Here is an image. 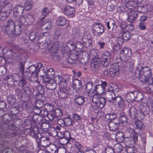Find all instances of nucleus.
<instances>
[{
    "label": "nucleus",
    "mask_w": 153,
    "mask_h": 153,
    "mask_svg": "<svg viewBox=\"0 0 153 153\" xmlns=\"http://www.w3.org/2000/svg\"><path fill=\"white\" fill-rule=\"evenodd\" d=\"M118 45H114V48L115 50H118L120 49V45H122L123 43V39L120 38H118L117 39Z\"/></svg>",
    "instance_id": "54"
},
{
    "label": "nucleus",
    "mask_w": 153,
    "mask_h": 153,
    "mask_svg": "<svg viewBox=\"0 0 153 153\" xmlns=\"http://www.w3.org/2000/svg\"><path fill=\"white\" fill-rule=\"evenodd\" d=\"M127 119L124 114L121 113L120 116L118 119L119 123L121 124L123 126H126L127 125Z\"/></svg>",
    "instance_id": "30"
},
{
    "label": "nucleus",
    "mask_w": 153,
    "mask_h": 153,
    "mask_svg": "<svg viewBox=\"0 0 153 153\" xmlns=\"http://www.w3.org/2000/svg\"><path fill=\"white\" fill-rule=\"evenodd\" d=\"M29 39L32 41H33L34 40H36V32H32L30 33L29 35Z\"/></svg>",
    "instance_id": "64"
},
{
    "label": "nucleus",
    "mask_w": 153,
    "mask_h": 153,
    "mask_svg": "<svg viewBox=\"0 0 153 153\" xmlns=\"http://www.w3.org/2000/svg\"><path fill=\"white\" fill-rule=\"evenodd\" d=\"M107 85V82L105 81H102L101 84L97 85L95 84V89H94V95L96 94L97 93L100 94H103L105 91Z\"/></svg>",
    "instance_id": "10"
},
{
    "label": "nucleus",
    "mask_w": 153,
    "mask_h": 153,
    "mask_svg": "<svg viewBox=\"0 0 153 153\" xmlns=\"http://www.w3.org/2000/svg\"><path fill=\"white\" fill-rule=\"evenodd\" d=\"M123 149L122 146L120 143H117L114 146L113 150L114 153H121Z\"/></svg>",
    "instance_id": "38"
},
{
    "label": "nucleus",
    "mask_w": 153,
    "mask_h": 153,
    "mask_svg": "<svg viewBox=\"0 0 153 153\" xmlns=\"http://www.w3.org/2000/svg\"><path fill=\"white\" fill-rule=\"evenodd\" d=\"M130 116L133 119L136 118L138 116L137 110V109L134 106H132L130 108L129 110Z\"/></svg>",
    "instance_id": "31"
},
{
    "label": "nucleus",
    "mask_w": 153,
    "mask_h": 153,
    "mask_svg": "<svg viewBox=\"0 0 153 153\" xmlns=\"http://www.w3.org/2000/svg\"><path fill=\"white\" fill-rule=\"evenodd\" d=\"M119 65L116 63H114L111 65L109 69V75L113 77L117 75L119 73Z\"/></svg>",
    "instance_id": "18"
},
{
    "label": "nucleus",
    "mask_w": 153,
    "mask_h": 153,
    "mask_svg": "<svg viewBox=\"0 0 153 153\" xmlns=\"http://www.w3.org/2000/svg\"><path fill=\"white\" fill-rule=\"evenodd\" d=\"M131 56H129L123 55L122 57H120L121 61L123 62L122 66L124 67L127 66V62L130 59Z\"/></svg>",
    "instance_id": "40"
},
{
    "label": "nucleus",
    "mask_w": 153,
    "mask_h": 153,
    "mask_svg": "<svg viewBox=\"0 0 153 153\" xmlns=\"http://www.w3.org/2000/svg\"><path fill=\"white\" fill-rule=\"evenodd\" d=\"M25 7L26 10H30L32 6V2L30 0H27L25 3Z\"/></svg>",
    "instance_id": "49"
},
{
    "label": "nucleus",
    "mask_w": 153,
    "mask_h": 153,
    "mask_svg": "<svg viewBox=\"0 0 153 153\" xmlns=\"http://www.w3.org/2000/svg\"><path fill=\"white\" fill-rule=\"evenodd\" d=\"M64 11V13L68 16L73 14L75 13L74 7L68 5L65 7Z\"/></svg>",
    "instance_id": "23"
},
{
    "label": "nucleus",
    "mask_w": 153,
    "mask_h": 153,
    "mask_svg": "<svg viewBox=\"0 0 153 153\" xmlns=\"http://www.w3.org/2000/svg\"><path fill=\"white\" fill-rule=\"evenodd\" d=\"M24 10V7L21 5H18L15 7L13 9V14L15 17L16 18L20 19V18L22 16Z\"/></svg>",
    "instance_id": "11"
},
{
    "label": "nucleus",
    "mask_w": 153,
    "mask_h": 153,
    "mask_svg": "<svg viewBox=\"0 0 153 153\" xmlns=\"http://www.w3.org/2000/svg\"><path fill=\"white\" fill-rule=\"evenodd\" d=\"M106 90L104 94L106 100L109 102L113 101L116 96L114 87H111L107 89Z\"/></svg>",
    "instance_id": "9"
},
{
    "label": "nucleus",
    "mask_w": 153,
    "mask_h": 153,
    "mask_svg": "<svg viewBox=\"0 0 153 153\" xmlns=\"http://www.w3.org/2000/svg\"><path fill=\"white\" fill-rule=\"evenodd\" d=\"M142 0H136L129 1L127 3V6L128 9L131 10H135L138 3L141 2Z\"/></svg>",
    "instance_id": "25"
},
{
    "label": "nucleus",
    "mask_w": 153,
    "mask_h": 153,
    "mask_svg": "<svg viewBox=\"0 0 153 153\" xmlns=\"http://www.w3.org/2000/svg\"><path fill=\"white\" fill-rule=\"evenodd\" d=\"M138 15V12L135 11L129 12L128 15V21L131 23H134L136 20Z\"/></svg>",
    "instance_id": "20"
},
{
    "label": "nucleus",
    "mask_w": 153,
    "mask_h": 153,
    "mask_svg": "<svg viewBox=\"0 0 153 153\" xmlns=\"http://www.w3.org/2000/svg\"><path fill=\"white\" fill-rule=\"evenodd\" d=\"M113 101L115 103H117L118 106L120 108H123L126 105L123 99L120 96H116Z\"/></svg>",
    "instance_id": "21"
},
{
    "label": "nucleus",
    "mask_w": 153,
    "mask_h": 153,
    "mask_svg": "<svg viewBox=\"0 0 153 153\" xmlns=\"http://www.w3.org/2000/svg\"><path fill=\"white\" fill-rule=\"evenodd\" d=\"M47 117L51 121H52L53 120L54 118L55 117H55V115H54V114L53 113V111H51L49 113L48 112Z\"/></svg>",
    "instance_id": "62"
},
{
    "label": "nucleus",
    "mask_w": 153,
    "mask_h": 153,
    "mask_svg": "<svg viewBox=\"0 0 153 153\" xmlns=\"http://www.w3.org/2000/svg\"><path fill=\"white\" fill-rule=\"evenodd\" d=\"M113 101L115 103H117L118 106L120 108H123L126 105L123 99L120 96H116Z\"/></svg>",
    "instance_id": "22"
},
{
    "label": "nucleus",
    "mask_w": 153,
    "mask_h": 153,
    "mask_svg": "<svg viewBox=\"0 0 153 153\" xmlns=\"http://www.w3.org/2000/svg\"><path fill=\"white\" fill-rule=\"evenodd\" d=\"M130 131L131 132V134L132 137L131 138L132 141L133 142L134 144H137L138 142V135L139 134L134 131V129H132L131 128L130 129Z\"/></svg>",
    "instance_id": "34"
},
{
    "label": "nucleus",
    "mask_w": 153,
    "mask_h": 153,
    "mask_svg": "<svg viewBox=\"0 0 153 153\" xmlns=\"http://www.w3.org/2000/svg\"><path fill=\"white\" fill-rule=\"evenodd\" d=\"M65 127H68L72 124V120L70 116H68V117L64 118Z\"/></svg>",
    "instance_id": "42"
},
{
    "label": "nucleus",
    "mask_w": 153,
    "mask_h": 153,
    "mask_svg": "<svg viewBox=\"0 0 153 153\" xmlns=\"http://www.w3.org/2000/svg\"><path fill=\"white\" fill-rule=\"evenodd\" d=\"M52 26L51 21L49 20H46L43 22L40 28L42 31L47 33L51 29Z\"/></svg>",
    "instance_id": "17"
},
{
    "label": "nucleus",
    "mask_w": 153,
    "mask_h": 153,
    "mask_svg": "<svg viewBox=\"0 0 153 153\" xmlns=\"http://www.w3.org/2000/svg\"><path fill=\"white\" fill-rule=\"evenodd\" d=\"M44 105L43 101L41 99L37 100L35 102V105L37 108H43V106Z\"/></svg>",
    "instance_id": "46"
},
{
    "label": "nucleus",
    "mask_w": 153,
    "mask_h": 153,
    "mask_svg": "<svg viewBox=\"0 0 153 153\" xmlns=\"http://www.w3.org/2000/svg\"><path fill=\"white\" fill-rule=\"evenodd\" d=\"M45 33L44 32L42 33H40L37 38L36 39V41L39 43L42 42L41 40L43 39L45 36Z\"/></svg>",
    "instance_id": "57"
},
{
    "label": "nucleus",
    "mask_w": 153,
    "mask_h": 153,
    "mask_svg": "<svg viewBox=\"0 0 153 153\" xmlns=\"http://www.w3.org/2000/svg\"><path fill=\"white\" fill-rule=\"evenodd\" d=\"M66 23V19L63 17H59L57 18L56 24L60 26H64Z\"/></svg>",
    "instance_id": "39"
},
{
    "label": "nucleus",
    "mask_w": 153,
    "mask_h": 153,
    "mask_svg": "<svg viewBox=\"0 0 153 153\" xmlns=\"http://www.w3.org/2000/svg\"><path fill=\"white\" fill-rule=\"evenodd\" d=\"M57 84L53 79L51 80L49 83L46 84V87L47 88L50 90H53L56 87Z\"/></svg>",
    "instance_id": "36"
},
{
    "label": "nucleus",
    "mask_w": 153,
    "mask_h": 153,
    "mask_svg": "<svg viewBox=\"0 0 153 153\" xmlns=\"http://www.w3.org/2000/svg\"><path fill=\"white\" fill-rule=\"evenodd\" d=\"M73 86L74 88L77 90H79L82 87L81 81L78 79H74L73 81Z\"/></svg>",
    "instance_id": "35"
},
{
    "label": "nucleus",
    "mask_w": 153,
    "mask_h": 153,
    "mask_svg": "<svg viewBox=\"0 0 153 153\" xmlns=\"http://www.w3.org/2000/svg\"><path fill=\"white\" fill-rule=\"evenodd\" d=\"M48 150L50 153H55L57 148L55 145H51L48 147Z\"/></svg>",
    "instance_id": "63"
},
{
    "label": "nucleus",
    "mask_w": 153,
    "mask_h": 153,
    "mask_svg": "<svg viewBox=\"0 0 153 153\" xmlns=\"http://www.w3.org/2000/svg\"><path fill=\"white\" fill-rule=\"evenodd\" d=\"M75 47L76 48L80 49L83 48L84 47L83 43L82 41H76L75 44Z\"/></svg>",
    "instance_id": "58"
},
{
    "label": "nucleus",
    "mask_w": 153,
    "mask_h": 153,
    "mask_svg": "<svg viewBox=\"0 0 153 153\" xmlns=\"http://www.w3.org/2000/svg\"><path fill=\"white\" fill-rule=\"evenodd\" d=\"M55 74V72L53 68H50L49 69L46 73V75L48 76L51 78L53 77V76Z\"/></svg>",
    "instance_id": "59"
},
{
    "label": "nucleus",
    "mask_w": 153,
    "mask_h": 153,
    "mask_svg": "<svg viewBox=\"0 0 153 153\" xmlns=\"http://www.w3.org/2000/svg\"><path fill=\"white\" fill-rule=\"evenodd\" d=\"M54 115L56 117H61L63 115L61 110L59 108H56L55 110H53Z\"/></svg>",
    "instance_id": "47"
},
{
    "label": "nucleus",
    "mask_w": 153,
    "mask_h": 153,
    "mask_svg": "<svg viewBox=\"0 0 153 153\" xmlns=\"http://www.w3.org/2000/svg\"><path fill=\"white\" fill-rule=\"evenodd\" d=\"M15 22L17 24L14 27L12 32H13L14 34H12L14 37L15 36L19 35L22 32V28L21 27V24L22 23L20 22V21L19 19H17L15 21Z\"/></svg>",
    "instance_id": "16"
},
{
    "label": "nucleus",
    "mask_w": 153,
    "mask_h": 153,
    "mask_svg": "<svg viewBox=\"0 0 153 153\" xmlns=\"http://www.w3.org/2000/svg\"><path fill=\"white\" fill-rule=\"evenodd\" d=\"M70 77V76L68 75H65L62 77V82L63 86L66 87L67 85L66 82L69 81Z\"/></svg>",
    "instance_id": "52"
},
{
    "label": "nucleus",
    "mask_w": 153,
    "mask_h": 153,
    "mask_svg": "<svg viewBox=\"0 0 153 153\" xmlns=\"http://www.w3.org/2000/svg\"><path fill=\"white\" fill-rule=\"evenodd\" d=\"M42 66V64L39 63L37 65L36 67L34 65H32L27 68V70L33 76V78L35 81L37 80L39 76L38 73L39 71V69L41 68Z\"/></svg>",
    "instance_id": "5"
},
{
    "label": "nucleus",
    "mask_w": 153,
    "mask_h": 153,
    "mask_svg": "<svg viewBox=\"0 0 153 153\" xmlns=\"http://www.w3.org/2000/svg\"><path fill=\"white\" fill-rule=\"evenodd\" d=\"M121 33L123 39L127 41L130 39L131 35L129 31H125L122 30L121 31Z\"/></svg>",
    "instance_id": "37"
},
{
    "label": "nucleus",
    "mask_w": 153,
    "mask_h": 153,
    "mask_svg": "<svg viewBox=\"0 0 153 153\" xmlns=\"http://www.w3.org/2000/svg\"><path fill=\"white\" fill-rule=\"evenodd\" d=\"M100 63L99 62V59L97 58L94 59L91 63V68L92 70L96 71L99 68Z\"/></svg>",
    "instance_id": "24"
},
{
    "label": "nucleus",
    "mask_w": 153,
    "mask_h": 153,
    "mask_svg": "<svg viewBox=\"0 0 153 153\" xmlns=\"http://www.w3.org/2000/svg\"><path fill=\"white\" fill-rule=\"evenodd\" d=\"M70 138L71 136L69 132L68 131H65L64 133V138L63 139H65L67 140V142L66 143L69 141Z\"/></svg>",
    "instance_id": "60"
},
{
    "label": "nucleus",
    "mask_w": 153,
    "mask_h": 153,
    "mask_svg": "<svg viewBox=\"0 0 153 153\" xmlns=\"http://www.w3.org/2000/svg\"><path fill=\"white\" fill-rule=\"evenodd\" d=\"M150 112L149 106L146 103L141 104L139 107V113L140 116L142 120L144 119L146 116Z\"/></svg>",
    "instance_id": "6"
},
{
    "label": "nucleus",
    "mask_w": 153,
    "mask_h": 153,
    "mask_svg": "<svg viewBox=\"0 0 153 153\" xmlns=\"http://www.w3.org/2000/svg\"><path fill=\"white\" fill-rule=\"evenodd\" d=\"M37 93L36 94V97H39L42 98L44 97V89L43 88L42 85L41 84L39 85L36 87Z\"/></svg>",
    "instance_id": "29"
},
{
    "label": "nucleus",
    "mask_w": 153,
    "mask_h": 153,
    "mask_svg": "<svg viewBox=\"0 0 153 153\" xmlns=\"http://www.w3.org/2000/svg\"><path fill=\"white\" fill-rule=\"evenodd\" d=\"M84 47L85 48L88 47H91L92 45V41L91 39H82Z\"/></svg>",
    "instance_id": "45"
},
{
    "label": "nucleus",
    "mask_w": 153,
    "mask_h": 153,
    "mask_svg": "<svg viewBox=\"0 0 153 153\" xmlns=\"http://www.w3.org/2000/svg\"><path fill=\"white\" fill-rule=\"evenodd\" d=\"M16 23L14 22L11 19H9L7 22V25L4 28V31L7 34H9L10 32L12 33L14 27Z\"/></svg>",
    "instance_id": "13"
},
{
    "label": "nucleus",
    "mask_w": 153,
    "mask_h": 153,
    "mask_svg": "<svg viewBox=\"0 0 153 153\" xmlns=\"http://www.w3.org/2000/svg\"><path fill=\"white\" fill-rule=\"evenodd\" d=\"M26 146L24 145L22 146L17 148V152L19 153H29V152L26 150Z\"/></svg>",
    "instance_id": "44"
},
{
    "label": "nucleus",
    "mask_w": 153,
    "mask_h": 153,
    "mask_svg": "<svg viewBox=\"0 0 153 153\" xmlns=\"http://www.w3.org/2000/svg\"><path fill=\"white\" fill-rule=\"evenodd\" d=\"M151 75V69L148 66L144 67L140 71H139V79L143 83H149V78Z\"/></svg>",
    "instance_id": "2"
},
{
    "label": "nucleus",
    "mask_w": 153,
    "mask_h": 153,
    "mask_svg": "<svg viewBox=\"0 0 153 153\" xmlns=\"http://www.w3.org/2000/svg\"><path fill=\"white\" fill-rule=\"evenodd\" d=\"M22 24L25 25H31L34 21V18L33 16L30 15H24L19 19Z\"/></svg>",
    "instance_id": "8"
},
{
    "label": "nucleus",
    "mask_w": 153,
    "mask_h": 153,
    "mask_svg": "<svg viewBox=\"0 0 153 153\" xmlns=\"http://www.w3.org/2000/svg\"><path fill=\"white\" fill-rule=\"evenodd\" d=\"M5 125H1L0 126V130L4 132L6 137L13 138L17 136L16 132H11L10 131H13L16 129V127L14 125L10 124L7 126Z\"/></svg>",
    "instance_id": "3"
},
{
    "label": "nucleus",
    "mask_w": 153,
    "mask_h": 153,
    "mask_svg": "<svg viewBox=\"0 0 153 153\" xmlns=\"http://www.w3.org/2000/svg\"><path fill=\"white\" fill-rule=\"evenodd\" d=\"M87 97L84 95V94L80 95L79 94L76 95L75 98L74 100L76 103L78 105H82L85 102V98Z\"/></svg>",
    "instance_id": "26"
},
{
    "label": "nucleus",
    "mask_w": 153,
    "mask_h": 153,
    "mask_svg": "<svg viewBox=\"0 0 153 153\" xmlns=\"http://www.w3.org/2000/svg\"><path fill=\"white\" fill-rule=\"evenodd\" d=\"M121 54L123 55L129 56H131V51L128 48H125L123 49Z\"/></svg>",
    "instance_id": "56"
},
{
    "label": "nucleus",
    "mask_w": 153,
    "mask_h": 153,
    "mask_svg": "<svg viewBox=\"0 0 153 153\" xmlns=\"http://www.w3.org/2000/svg\"><path fill=\"white\" fill-rule=\"evenodd\" d=\"M40 124L41 128L42 129L51 130L52 128L50 127V125L49 124V122L47 121L45 119L41 120Z\"/></svg>",
    "instance_id": "28"
},
{
    "label": "nucleus",
    "mask_w": 153,
    "mask_h": 153,
    "mask_svg": "<svg viewBox=\"0 0 153 153\" xmlns=\"http://www.w3.org/2000/svg\"><path fill=\"white\" fill-rule=\"evenodd\" d=\"M115 139L117 141L120 143H122L125 140V136L123 132L118 131L115 134Z\"/></svg>",
    "instance_id": "32"
},
{
    "label": "nucleus",
    "mask_w": 153,
    "mask_h": 153,
    "mask_svg": "<svg viewBox=\"0 0 153 153\" xmlns=\"http://www.w3.org/2000/svg\"><path fill=\"white\" fill-rule=\"evenodd\" d=\"M139 94V92L136 91L129 92L126 95L125 99L128 102H133L135 101Z\"/></svg>",
    "instance_id": "14"
},
{
    "label": "nucleus",
    "mask_w": 153,
    "mask_h": 153,
    "mask_svg": "<svg viewBox=\"0 0 153 153\" xmlns=\"http://www.w3.org/2000/svg\"><path fill=\"white\" fill-rule=\"evenodd\" d=\"M116 23L114 21H110L106 22V26L108 29L111 28L113 30L115 26Z\"/></svg>",
    "instance_id": "50"
},
{
    "label": "nucleus",
    "mask_w": 153,
    "mask_h": 153,
    "mask_svg": "<svg viewBox=\"0 0 153 153\" xmlns=\"http://www.w3.org/2000/svg\"><path fill=\"white\" fill-rule=\"evenodd\" d=\"M150 5H142V13H145L150 11Z\"/></svg>",
    "instance_id": "53"
},
{
    "label": "nucleus",
    "mask_w": 153,
    "mask_h": 153,
    "mask_svg": "<svg viewBox=\"0 0 153 153\" xmlns=\"http://www.w3.org/2000/svg\"><path fill=\"white\" fill-rule=\"evenodd\" d=\"M120 126V123L111 121L109 123L108 126L110 130L115 131L119 128Z\"/></svg>",
    "instance_id": "33"
},
{
    "label": "nucleus",
    "mask_w": 153,
    "mask_h": 153,
    "mask_svg": "<svg viewBox=\"0 0 153 153\" xmlns=\"http://www.w3.org/2000/svg\"><path fill=\"white\" fill-rule=\"evenodd\" d=\"M92 97L93 102L96 104V105H92V110L95 111L97 109V107L102 108L104 107L105 104L106 100L104 98L101 97L100 96L97 94L92 95Z\"/></svg>",
    "instance_id": "4"
},
{
    "label": "nucleus",
    "mask_w": 153,
    "mask_h": 153,
    "mask_svg": "<svg viewBox=\"0 0 153 153\" xmlns=\"http://www.w3.org/2000/svg\"><path fill=\"white\" fill-rule=\"evenodd\" d=\"M95 83L88 82L86 85L85 88L88 91L87 92L88 96L90 97L92 95V94H93L94 92V89H95Z\"/></svg>",
    "instance_id": "19"
},
{
    "label": "nucleus",
    "mask_w": 153,
    "mask_h": 153,
    "mask_svg": "<svg viewBox=\"0 0 153 153\" xmlns=\"http://www.w3.org/2000/svg\"><path fill=\"white\" fill-rule=\"evenodd\" d=\"M78 52L77 50H74L71 53V55L67 59V62L70 64L76 63L78 58Z\"/></svg>",
    "instance_id": "12"
},
{
    "label": "nucleus",
    "mask_w": 153,
    "mask_h": 153,
    "mask_svg": "<svg viewBox=\"0 0 153 153\" xmlns=\"http://www.w3.org/2000/svg\"><path fill=\"white\" fill-rule=\"evenodd\" d=\"M91 30L92 33L94 34L97 33V35L98 36H100L104 32L103 26L99 23H93L91 27Z\"/></svg>",
    "instance_id": "7"
},
{
    "label": "nucleus",
    "mask_w": 153,
    "mask_h": 153,
    "mask_svg": "<svg viewBox=\"0 0 153 153\" xmlns=\"http://www.w3.org/2000/svg\"><path fill=\"white\" fill-rule=\"evenodd\" d=\"M102 65L104 67L107 66L110 64L111 60H108L107 59L102 57L101 59Z\"/></svg>",
    "instance_id": "48"
},
{
    "label": "nucleus",
    "mask_w": 153,
    "mask_h": 153,
    "mask_svg": "<svg viewBox=\"0 0 153 153\" xmlns=\"http://www.w3.org/2000/svg\"><path fill=\"white\" fill-rule=\"evenodd\" d=\"M38 129L37 127H34L30 130V135L33 138L35 139L37 143L38 151L41 149V146L46 147L48 146L49 143V137L42 136L41 133L39 132Z\"/></svg>",
    "instance_id": "1"
},
{
    "label": "nucleus",
    "mask_w": 153,
    "mask_h": 153,
    "mask_svg": "<svg viewBox=\"0 0 153 153\" xmlns=\"http://www.w3.org/2000/svg\"><path fill=\"white\" fill-rule=\"evenodd\" d=\"M22 75L23 76V78L26 79L28 80L30 78V80L32 79V78H33V75L31 73H30L27 70L26 71H24L22 72Z\"/></svg>",
    "instance_id": "43"
},
{
    "label": "nucleus",
    "mask_w": 153,
    "mask_h": 153,
    "mask_svg": "<svg viewBox=\"0 0 153 153\" xmlns=\"http://www.w3.org/2000/svg\"><path fill=\"white\" fill-rule=\"evenodd\" d=\"M135 124L136 128V130H139V135H141L142 133V131L145 128L144 125L142 122L139 120L135 121Z\"/></svg>",
    "instance_id": "27"
},
{
    "label": "nucleus",
    "mask_w": 153,
    "mask_h": 153,
    "mask_svg": "<svg viewBox=\"0 0 153 153\" xmlns=\"http://www.w3.org/2000/svg\"><path fill=\"white\" fill-rule=\"evenodd\" d=\"M66 87L60 85V87L58 91V97L60 98L67 99L68 97V91L66 88Z\"/></svg>",
    "instance_id": "15"
},
{
    "label": "nucleus",
    "mask_w": 153,
    "mask_h": 153,
    "mask_svg": "<svg viewBox=\"0 0 153 153\" xmlns=\"http://www.w3.org/2000/svg\"><path fill=\"white\" fill-rule=\"evenodd\" d=\"M10 112L13 115L16 116L19 113V110L17 107L13 106L10 108Z\"/></svg>",
    "instance_id": "51"
},
{
    "label": "nucleus",
    "mask_w": 153,
    "mask_h": 153,
    "mask_svg": "<svg viewBox=\"0 0 153 153\" xmlns=\"http://www.w3.org/2000/svg\"><path fill=\"white\" fill-rule=\"evenodd\" d=\"M102 57L106 58L108 60H111V55L110 53L108 51H106L102 55Z\"/></svg>",
    "instance_id": "61"
},
{
    "label": "nucleus",
    "mask_w": 153,
    "mask_h": 153,
    "mask_svg": "<svg viewBox=\"0 0 153 153\" xmlns=\"http://www.w3.org/2000/svg\"><path fill=\"white\" fill-rule=\"evenodd\" d=\"M55 81V82L57 84H58L59 85V87L60 85L61 84L63 86L62 82V76L60 75H57L54 77V79H53Z\"/></svg>",
    "instance_id": "41"
},
{
    "label": "nucleus",
    "mask_w": 153,
    "mask_h": 153,
    "mask_svg": "<svg viewBox=\"0 0 153 153\" xmlns=\"http://www.w3.org/2000/svg\"><path fill=\"white\" fill-rule=\"evenodd\" d=\"M50 10L47 7H45L42 10V16H46L50 13Z\"/></svg>",
    "instance_id": "55"
}]
</instances>
